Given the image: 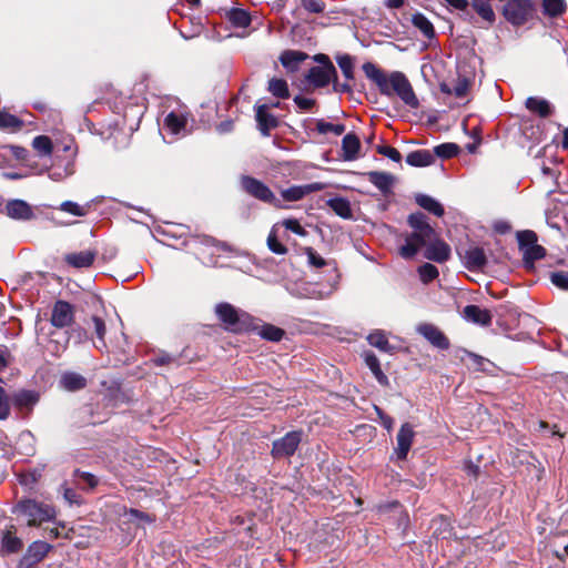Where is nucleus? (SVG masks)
<instances>
[{
    "label": "nucleus",
    "mask_w": 568,
    "mask_h": 568,
    "mask_svg": "<svg viewBox=\"0 0 568 568\" xmlns=\"http://www.w3.org/2000/svg\"><path fill=\"white\" fill-rule=\"evenodd\" d=\"M362 70L365 77L377 87L381 94L388 98L397 95L412 109L419 106L414 89L403 72L393 71L388 74L373 62H365Z\"/></svg>",
    "instance_id": "obj_1"
},
{
    "label": "nucleus",
    "mask_w": 568,
    "mask_h": 568,
    "mask_svg": "<svg viewBox=\"0 0 568 568\" xmlns=\"http://www.w3.org/2000/svg\"><path fill=\"white\" fill-rule=\"evenodd\" d=\"M493 2H500V14L513 27L519 28L534 19L535 4L531 0H470L471 8L489 26L496 21Z\"/></svg>",
    "instance_id": "obj_2"
},
{
    "label": "nucleus",
    "mask_w": 568,
    "mask_h": 568,
    "mask_svg": "<svg viewBox=\"0 0 568 568\" xmlns=\"http://www.w3.org/2000/svg\"><path fill=\"white\" fill-rule=\"evenodd\" d=\"M407 224L413 231L405 234V244L399 247V254L403 258L410 260L426 247L428 242L434 239L436 231L422 212L409 214Z\"/></svg>",
    "instance_id": "obj_3"
},
{
    "label": "nucleus",
    "mask_w": 568,
    "mask_h": 568,
    "mask_svg": "<svg viewBox=\"0 0 568 568\" xmlns=\"http://www.w3.org/2000/svg\"><path fill=\"white\" fill-rule=\"evenodd\" d=\"M214 313L222 323L225 331L233 334H250L255 329L256 317L245 311L236 308L227 302H221L215 305Z\"/></svg>",
    "instance_id": "obj_4"
},
{
    "label": "nucleus",
    "mask_w": 568,
    "mask_h": 568,
    "mask_svg": "<svg viewBox=\"0 0 568 568\" xmlns=\"http://www.w3.org/2000/svg\"><path fill=\"white\" fill-rule=\"evenodd\" d=\"M12 511L26 517L29 527L40 526L54 519L57 515L53 506L30 498L19 500Z\"/></svg>",
    "instance_id": "obj_5"
},
{
    "label": "nucleus",
    "mask_w": 568,
    "mask_h": 568,
    "mask_svg": "<svg viewBox=\"0 0 568 568\" xmlns=\"http://www.w3.org/2000/svg\"><path fill=\"white\" fill-rule=\"evenodd\" d=\"M518 248L523 254V265L525 270L535 268V262L546 256V248L539 245L538 236L535 231L523 230L516 233Z\"/></svg>",
    "instance_id": "obj_6"
},
{
    "label": "nucleus",
    "mask_w": 568,
    "mask_h": 568,
    "mask_svg": "<svg viewBox=\"0 0 568 568\" xmlns=\"http://www.w3.org/2000/svg\"><path fill=\"white\" fill-rule=\"evenodd\" d=\"M313 60L318 63V65L312 67L308 70L305 80L316 89L325 88L336 77V68L325 53L313 55Z\"/></svg>",
    "instance_id": "obj_7"
},
{
    "label": "nucleus",
    "mask_w": 568,
    "mask_h": 568,
    "mask_svg": "<svg viewBox=\"0 0 568 568\" xmlns=\"http://www.w3.org/2000/svg\"><path fill=\"white\" fill-rule=\"evenodd\" d=\"M241 187L246 194L263 203L271 204L276 209L283 207L281 201L275 197L273 191L264 182L254 176L242 175Z\"/></svg>",
    "instance_id": "obj_8"
},
{
    "label": "nucleus",
    "mask_w": 568,
    "mask_h": 568,
    "mask_svg": "<svg viewBox=\"0 0 568 568\" xmlns=\"http://www.w3.org/2000/svg\"><path fill=\"white\" fill-rule=\"evenodd\" d=\"M302 430H292L283 437L275 439L272 443L271 456L274 459L292 457L302 442Z\"/></svg>",
    "instance_id": "obj_9"
},
{
    "label": "nucleus",
    "mask_w": 568,
    "mask_h": 568,
    "mask_svg": "<svg viewBox=\"0 0 568 568\" xmlns=\"http://www.w3.org/2000/svg\"><path fill=\"white\" fill-rule=\"evenodd\" d=\"M24 548L23 539L18 535V528L8 524L0 531V556L9 557L20 554Z\"/></svg>",
    "instance_id": "obj_10"
},
{
    "label": "nucleus",
    "mask_w": 568,
    "mask_h": 568,
    "mask_svg": "<svg viewBox=\"0 0 568 568\" xmlns=\"http://www.w3.org/2000/svg\"><path fill=\"white\" fill-rule=\"evenodd\" d=\"M193 361L194 357L190 355V348L186 346L176 354L163 349L154 352L153 356L149 359V364L156 367H180Z\"/></svg>",
    "instance_id": "obj_11"
},
{
    "label": "nucleus",
    "mask_w": 568,
    "mask_h": 568,
    "mask_svg": "<svg viewBox=\"0 0 568 568\" xmlns=\"http://www.w3.org/2000/svg\"><path fill=\"white\" fill-rule=\"evenodd\" d=\"M52 549V546L43 540L31 542L23 556L19 559L17 568H36Z\"/></svg>",
    "instance_id": "obj_12"
},
{
    "label": "nucleus",
    "mask_w": 568,
    "mask_h": 568,
    "mask_svg": "<svg viewBox=\"0 0 568 568\" xmlns=\"http://www.w3.org/2000/svg\"><path fill=\"white\" fill-rule=\"evenodd\" d=\"M40 402V393L34 389H19L12 394V404L22 418H29Z\"/></svg>",
    "instance_id": "obj_13"
},
{
    "label": "nucleus",
    "mask_w": 568,
    "mask_h": 568,
    "mask_svg": "<svg viewBox=\"0 0 568 568\" xmlns=\"http://www.w3.org/2000/svg\"><path fill=\"white\" fill-rule=\"evenodd\" d=\"M74 321V307L71 303L58 300L53 304L50 322L57 328L70 326Z\"/></svg>",
    "instance_id": "obj_14"
},
{
    "label": "nucleus",
    "mask_w": 568,
    "mask_h": 568,
    "mask_svg": "<svg viewBox=\"0 0 568 568\" xmlns=\"http://www.w3.org/2000/svg\"><path fill=\"white\" fill-rule=\"evenodd\" d=\"M450 253V246L436 232L424 248L423 256L436 263H444L449 260Z\"/></svg>",
    "instance_id": "obj_15"
},
{
    "label": "nucleus",
    "mask_w": 568,
    "mask_h": 568,
    "mask_svg": "<svg viewBox=\"0 0 568 568\" xmlns=\"http://www.w3.org/2000/svg\"><path fill=\"white\" fill-rule=\"evenodd\" d=\"M417 332L438 349L446 351L450 346L448 337L434 324H420Z\"/></svg>",
    "instance_id": "obj_16"
},
{
    "label": "nucleus",
    "mask_w": 568,
    "mask_h": 568,
    "mask_svg": "<svg viewBox=\"0 0 568 568\" xmlns=\"http://www.w3.org/2000/svg\"><path fill=\"white\" fill-rule=\"evenodd\" d=\"M414 436L415 432L413 425L409 423H404L396 436L397 446L395 447L394 452L397 456V459L405 460L407 458Z\"/></svg>",
    "instance_id": "obj_17"
},
{
    "label": "nucleus",
    "mask_w": 568,
    "mask_h": 568,
    "mask_svg": "<svg viewBox=\"0 0 568 568\" xmlns=\"http://www.w3.org/2000/svg\"><path fill=\"white\" fill-rule=\"evenodd\" d=\"M463 260L464 266L471 272L483 271L487 265L485 251L479 246H471L465 250Z\"/></svg>",
    "instance_id": "obj_18"
},
{
    "label": "nucleus",
    "mask_w": 568,
    "mask_h": 568,
    "mask_svg": "<svg viewBox=\"0 0 568 568\" xmlns=\"http://www.w3.org/2000/svg\"><path fill=\"white\" fill-rule=\"evenodd\" d=\"M324 184L320 182H314L304 185H294L288 189H285L281 192L282 197L287 202H296L302 200L304 196L321 191L324 189Z\"/></svg>",
    "instance_id": "obj_19"
},
{
    "label": "nucleus",
    "mask_w": 568,
    "mask_h": 568,
    "mask_svg": "<svg viewBox=\"0 0 568 568\" xmlns=\"http://www.w3.org/2000/svg\"><path fill=\"white\" fill-rule=\"evenodd\" d=\"M6 213L13 220L30 221L34 213L30 204L23 200H10L6 204Z\"/></svg>",
    "instance_id": "obj_20"
},
{
    "label": "nucleus",
    "mask_w": 568,
    "mask_h": 568,
    "mask_svg": "<svg viewBox=\"0 0 568 568\" xmlns=\"http://www.w3.org/2000/svg\"><path fill=\"white\" fill-rule=\"evenodd\" d=\"M268 106L266 104H261L255 106L256 111V122L258 130L264 136H268L271 130L276 129L278 126V121L275 115L267 111Z\"/></svg>",
    "instance_id": "obj_21"
},
{
    "label": "nucleus",
    "mask_w": 568,
    "mask_h": 568,
    "mask_svg": "<svg viewBox=\"0 0 568 568\" xmlns=\"http://www.w3.org/2000/svg\"><path fill=\"white\" fill-rule=\"evenodd\" d=\"M463 316L466 321L481 326H489L493 321L490 311L480 308L475 304L466 305L463 310Z\"/></svg>",
    "instance_id": "obj_22"
},
{
    "label": "nucleus",
    "mask_w": 568,
    "mask_h": 568,
    "mask_svg": "<svg viewBox=\"0 0 568 568\" xmlns=\"http://www.w3.org/2000/svg\"><path fill=\"white\" fill-rule=\"evenodd\" d=\"M95 257L97 252L94 250H85L67 254L64 262L74 268H87L93 265Z\"/></svg>",
    "instance_id": "obj_23"
},
{
    "label": "nucleus",
    "mask_w": 568,
    "mask_h": 568,
    "mask_svg": "<svg viewBox=\"0 0 568 568\" xmlns=\"http://www.w3.org/2000/svg\"><path fill=\"white\" fill-rule=\"evenodd\" d=\"M254 326L256 328L252 329L251 333H255L261 338L268 342H280L285 336V331L283 328L270 323H263L258 318H256V324Z\"/></svg>",
    "instance_id": "obj_24"
},
{
    "label": "nucleus",
    "mask_w": 568,
    "mask_h": 568,
    "mask_svg": "<svg viewBox=\"0 0 568 568\" xmlns=\"http://www.w3.org/2000/svg\"><path fill=\"white\" fill-rule=\"evenodd\" d=\"M368 181L375 185L385 196L392 193L395 176L387 172L371 171L366 173Z\"/></svg>",
    "instance_id": "obj_25"
},
{
    "label": "nucleus",
    "mask_w": 568,
    "mask_h": 568,
    "mask_svg": "<svg viewBox=\"0 0 568 568\" xmlns=\"http://www.w3.org/2000/svg\"><path fill=\"white\" fill-rule=\"evenodd\" d=\"M87 385V378L75 372H64L59 379V386L67 392H78L85 388Z\"/></svg>",
    "instance_id": "obj_26"
},
{
    "label": "nucleus",
    "mask_w": 568,
    "mask_h": 568,
    "mask_svg": "<svg viewBox=\"0 0 568 568\" xmlns=\"http://www.w3.org/2000/svg\"><path fill=\"white\" fill-rule=\"evenodd\" d=\"M525 108L534 113L537 114L541 119H546L550 116L554 112V108L547 101L546 99L538 98V97H529L525 100Z\"/></svg>",
    "instance_id": "obj_27"
},
{
    "label": "nucleus",
    "mask_w": 568,
    "mask_h": 568,
    "mask_svg": "<svg viewBox=\"0 0 568 568\" xmlns=\"http://www.w3.org/2000/svg\"><path fill=\"white\" fill-rule=\"evenodd\" d=\"M359 150H361L359 138L353 132L345 134L342 140V151H343L342 159L344 161H354L358 158Z\"/></svg>",
    "instance_id": "obj_28"
},
{
    "label": "nucleus",
    "mask_w": 568,
    "mask_h": 568,
    "mask_svg": "<svg viewBox=\"0 0 568 568\" xmlns=\"http://www.w3.org/2000/svg\"><path fill=\"white\" fill-rule=\"evenodd\" d=\"M363 357L366 366L371 369L372 374L374 375L378 384L382 385L383 387H388L389 379L387 375L382 371L381 363L377 356L373 352L367 351L363 354Z\"/></svg>",
    "instance_id": "obj_29"
},
{
    "label": "nucleus",
    "mask_w": 568,
    "mask_h": 568,
    "mask_svg": "<svg viewBox=\"0 0 568 568\" xmlns=\"http://www.w3.org/2000/svg\"><path fill=\"white\" fill-rule=\"evenodd\" d=\"M435 155L429 150L420 149L409 152L406 155V163L415 168H424L434 164Z\"/></svg>",
    "instance_id": "obj_30"
},
{
    "label": "nucleus",
    "mask_w": 568,
    "mask_h": 568,
    "mask_svg": "<svg viewBox=\"0 0 568 568\" xmlns=\"http://www.w3.org/2000/svg\"><path fill=\"white\" fill-rule=\"evenodd\" d=\"M306 59H308V54L297 50H284L280 55L281 64L292 72L296 71L298 64Z\"/></svg>",
    "instance_id": "obj_31"
},
{
    "label": "nucleus",
    "mask_w": 568,
    "mask_h": 568,
    "mask_svg": "<svg viewBox=\"0 0 568 568\" xmlns=\"http://www.w3.org/2000/svg\"><path fill=\"white\" fill-rule=\"evenodd\" d=\"M415 202L423 207L424 210L428 211L429 213L434 214L437 217H442L445 213L444 206L436 201L434 197L417 193L415 195Z\"/></svg>",
    "instance_id": "obj_32"
},
{
    "label": "nucleus",
    "mask_w": 568,
    "mask_h": 568,
    "mask_svg": "<svg viewBox=\"0 0 568 568\" xmlns=\"http://www.w3.org/2000/svg\"><path fill=\"white\" fill-rule=\"evenodd\" d=\"M326 204L339 217L345 219V220L353 219V211L351 207V203L347 199L342 197V196H336V197L329 199Z\"/></svg>",
    "instance_id": "obj_33"
},
{
    "label": "nucleus",
    "mask_w": 568,
    "mask_h": 568,
    "mask_svg": "<svg viewBox=\"0 0 568 568\" xmlns=\"http://www.w3.org/2000/svg\"><path fill=\"white\" fill-rule=\"evenodd\" d=\"M24 126L23 120L9 113L6 109L0 110V130L9 132H19Z\"/></svg>",
    "instance_id": "obj_34"
},
{
    "label": "nucleus",
    "mask_w": 568,
    "mask_h": 568,
    "mask_svg": "<svg viewBox=\"0 0 568 568\" xmlns=\"http://www.w3.org/2000/svg\"><path fill=\"white\" fill-rule=\"evenodd\" d=\"M412 23L424 34L425 38L433 39L435 37V28L425 14L420 12L414 13L412 16Z\"/></svg>",
    "instance_id": "obj_35"
},
{
    "label": "nucleus",
    "mask_w": 568,
    "mask_h": 568,
    "mask_svg": "<svg viewBox=\"0 0 568 568\" xmlns=\"http://www.w3.org/2000/svg\"><path fill=\"white\" fill-rule=\"evenodd\" d=\"M345 80L354 81L355 79V63L354 58L348 53L337 54L335 57Z\"/></svg>",
    "instance_id": "obj_36"
},
{
    "label": "nucleus",
    "mask_w": 568,
    "mask_h": 568,
    "mask_svg": "<svg viewBox=\"0 0 568 568\" xmlns=\"http://www.w3.org/2000/svg\"><path fill=\"white\" fill-rule=\"evenodd\" d=\"M368 343L385 353H393L394 346L388 342L387 336L382 331H375L367 336Z\"/></svg>",
    "instance_id": "obj_37"
},
{
    "label": "nucleus",
    "mask_w": 568,
    "mask_h": 568,
    "mask_svg": "<svg viewBox=\"0 0 568 568\" xmlns=\"http://www.w3.org/2000/svg\"><path fill=\"white\" fill-rule=\"evenodd\" d=\"M229 21L235 28H246L251 24V16L244 9L234 8L227 13Z\"/></svg>",
    "instance_id": "obj_38"
},
{
    "label": "nucleus",
    "mask_w": 568,
    "mask_h": 568,
    "mask_svg": "<svg viewBox=\"0 0 568 568\" xmlns=\"http://www.w3.org/2000/svg\"><path fill=\"white\" fill-rule=\"evenodd\" d=\"M460 148L456 143L447 142L436 145L432 153L440 159L448 160L458 155Z\"/></svg>",
    "instance_id": "obj_39"
},
{
    "label": "nucleus",
    "mask_w": 568,
    "mask_h": 568,
    "mask_svg": "<svg viewBox=\"0 0 568 568\" xmlns=\"http://www.w3.org/2000/svg\"><path fill=\"white\" fill-rule=\"evenodd\" d=\"M267 90L278 99H288L290 90L286 80L273 78L268 81Z\"/></svg>",
    "instance_id": "obj_40"
},
{
    "label": "nucleus",
    "mask_w": 568,
    "mask_h": 568,
    "mask_svg": "<svg viewBox=\"0 0 568 568\" xmlns=\"http://www.w3.org/2000/svg\"><path fill=\"white\" fill-rule=\"evenodd\" d=\"M542 8L546 16L556 18L566 11L567 6L565 0H542Z\"/></svg>",
    "instance_id": "obj_41"
},
{
    "label": "nucleus",
    "mask_w": 568,
    "mask_h": 568,
    "mask_svg": "<svg viewBox=\"0 0 568 568\" xmlns=\"http://www.w3.org/2000/svg\"><path fill=\"white\" fill-rule=\"evenodd\" d=\"M33 149L41 156H49L53 151L52 140L47 135H38L32 141Z\"/></svg>",
    "instance_id": "obj_42"
},
{
    "label": "nucleus",
    "mask_w": 568,
    "mask_h": 568,
    "mask_svg": "<svg viewBox=\"0 0 568 568\" xmlns=\"http://www.w3.org/2000/svg\"><path fill=\"white\" fill-rule=\"evenodd\" d=\"M164 124L172 133L176 134L185 128L186 120L183 115L170 112L164 119Z\"/></svg>",
    "instance_id": "obj_43"
},
{
    "label": "nucleus",
    "mask_w": 568,
    "mask_h": 568,
    "mask_svg": "<svg viewBox=\"0 0 568 568\" xmlns=\"http://www.w3.org/2000/svg\"><path fill=\"white\" fill-rule=\"evenodd\" d=\"M418 274L423 283L428 284L438 277V268L432 263H424L418 267Z\"/></svg>",
    "instance_id": "obj_44"
},
{
    "label": "nucleus",
    "mask_w": 568,
    "mask_h": 568,
    "mask_svg": "<svg viewBox=\"0 0 568 568\" xmlns=\"http://www.w3.org/2000/svg\"><path fill=\"white\" fill-rule=\"evenodd\" d=\"M12 396L0 386V420H6L11 414Z\"/></svg>",
    "instance_id": "obj_45"
},
{
    "label": "nucleus",
    "mask_w": 568,
    "mask_h": 568,
    "mask_svg": "<svg viewBox=\"0 0 568 568\" xmlns=\"http://www.w3.org/2000/svg\"><path fill=\"white\" fill-rule=\"evenodd\" d=\"M89 205L81 206L75 202L65 201L61 203L60 210L74 216H84L88 213Z\"/></svg>",
    "instance_id": "obj_46"
},
{
    "label": "nucleus",
    "mask_w": 568,
    "mask_h": 568,
    "mask_svg": "<svg viewBox=\"0 0 568 568\" xmlns=\"http://www.w3.org/2000/svg\"><path fill=\"white\" fill-rule=\"evenodd\" d=\"M267 247L271 252L278 255H284L287 253V247L278 241L274 231H271L267 236Z\"/></svg>",
    "instance_id": "obj_47"
},
{
    "label": "nucleus",
    "mask_w": 568,
    "mask_h": 568,
    "mask_svg": "<svg viewBox=\"0 0 568 568\" xmlns=\"http://www.w3.org/2000/svg\"><path fill=\"white\" fill-rule=\"evenodd\" d=\"M73 477H75V478L80 479L81 481H83L84 484H87V486L90 489H94L99 485V479L95 475H93L92 473H89V471L80 470L79 468H77L73 471Z\"/></svg>",
    "instance_id": "obj_48"
},
{
    "label": "nucleus",
    "mask_w": 568,
    "mask_h": 568,
    "mask_svg": "<svg viewBox=\"0 0 568 568\" xmlns=\"http://www.w3.org/2000/svg\"><path fill=\"white\" fill-rule=\"evenodd\" d=\"M304 253L307 256L308 263L316 267L322 268L326 266V261L311 246L304 248Z\"/></svg>",
    "instance_id": "obj_49"
},
{
    "label": "nucleus",
    "mask_w": 568,
    "mask_h": 568,
    "mask_svg": "<svg viewBox=\"0 0 568 568\" xmlns=\"http://www.w3.org/2000/svg\"><path fill=\"white\" fill-rule=\"evenodd\" d=\"M301 6L311 13H323L326 4L323 0H300Z\"/></svg>",
    "instance_id": "obj_50"
},
{
    "label": "nucleus",
    "mask_w": 568,
    "mask_h": 568,
    "mask_svg": "<svg viewBox=\"0 0 568 568\" xmlns=\"http://www.w3.org/2000/svg\"><path fill=\"white\" fill-rule=\"evenodd\" d=\"M550 281L551 283L562 290L568 291V273L564 271L552 272L550 274Z\"/></svg>",
    "instance_id": "obj_51"
},
{
    "label": "nucleus",
    "mask_w": 568,
    "mask_h": 568,
    "mask_svg": "<svg viewBox=\"0 0 568 568\" xmlns=\"http://www.w3.org/2000/svg\"><path fill=\"white\" fill-rule=\"evenodd\" d=\"M376 151L378 154L384 155L388 159H390L394 162H400L402 161V154L400 152L390 145H378L376 148Z\"/></svg>",
    "instance_id": "obj_52"
},
{
    "label": "nucleus",
    "mask_w": 568,
    "mask_h": 568,
    "mask_svg": "<svg viewBox=\"0 0 568 568\" xmlns=\"http://www.w3.org/2000/svg\"><path fill=\"white\" fill-rule=\"evenodd\" d=\"M282 224L286 230H288L300 236L307 235V231L300 224L298 220H296V219H285L282 222Z\"/></svg>",
    "instance_id": "obj_53"
},
{
    "label": "nucleus",
    "mask_w": 568,
    "mask_h": 568,
    "mask_svg": "<svg viewBox=\"0 0 568 568\" xmlns=\"http://www.w3.org/2000/svg\"><path fill=\"white\" fill-rule=\"evenodd\" d=\"M91 321L93 323L97 337L104 344V336L106 333L104 320L94 315V316H92Z\"/></svg>",
    "instance_id": "obj_54"
},
{
    "label": "nucleus",
    "mask_w": 568,
    "mask_h": 568,
    "mask_svg": "<svg viewBox=\"0 0 568 568\" xmlns=\"http://www.w3.org/2000/svg\"><path fill=\"white\" fill-rule=\"evenodd\" d=\"M469 89V81L466 78L459 79L453 89V94L456 98L466 97Z\"/></svg>",
    "instance_id": "obj_55"
},
{
    "label": "nucleus",
    "mask_w": 568,
    "mask_h": 568,
    "mask_svg": "<svg viewBox=\"0 0 568 568\" xmlns=\"http://www.w3.org/2000/svg\"><path fill=\"white\" fill-rule=\"evenodd\" d=\"M63 497L70 505H81L82 504V496L77 493L73 488H64L63 489Z\"/></svg>",
    "instance_id": "obj_56"
},
{
    "label": "nucleus",
    "mask_w": 568,
    "mask_h": 568,
    "mask_svg": "<svg viewBox=\"0 0 568 568\" xmlns=\"http://www.w3.org/2000/svg\"><path fill=\"white\" fill-rule=\"evenodd\" d=\"M294 102L303 111H310L316 104L315 99L305 98L303 95H295Z\"/></svg>",
    "instance_id": "obj_57"
},
{
    "label": "nucleus",
    "mask_w": 568,
    "mask_h": 568,
    "mask_svg": "<svg viewBox=\"0 0 568 568\" xmlns=\"http://www.w3.org/2000/svg\"><path fill=\"white\" fill-rule=\"evenodd\" d=\"M352 81L345 80V82L341 83L338 82L337 75L332 80L333 90L337 93H352L353 92V85L351 84Z\"/></svg>",
    "instance_id": "obj_58"
},
{
    "label": "nucleus",
    "mask_w": 568,
    "mask_h": 568,
    "mask_svg": "<svg viewBox=\"0 0 568 568\" xmlns=\"http://www.w3.org/2000/svg\"><path fill=\"white\" fill-rule=\"evenodd\" d=\"M70 338L74 339L77 343H82L89 339V334L83 327L78 325L71 328Z\"/></svg>",
    "instance_id": "obj_59"
},
{
    "label": "nucleus",
    "mask_w": 568,
    "mask_h": 568,
    "mask_svg": "<svg viewBox=\"0 0 568 568\" xmlns=\"http://www.w3.org/2000/svg\"><path fill=\"white\" fill-rule=\"evenodd\" d=\"M128 514L130 515L131 518H134V519H140V520H143L145 523H153L155 520V517L148 514V513H144V511H141L139 509H135V508H131Z\"/></svg>",
    "instance_id": "obj_60"
},
{
    "label": "nucleus",
    "mask_w": 568,
    "mask_h": 568,
    "mask_svg": "<svg viewBox=\"0 0 568 568\" xmlns=\"http://www.w3.org/2000/svg\"><path fill=\"white\" fill-rule=\"evenodd\" d=\"M10 357L11 354L8 347L3 346V348H0V374L9 366ZM0 382L3 383V379L1 377Z\"/></svg>",
    "instance_id": "obj_61"
},
{
    "label": "nucleus",
    "mask_w": 568,
    "mask_h": 568,
    "mask_svg": "<svg viewBox=\"0 0 568 568\" xmlns=\"http://www.w3.org/2000/svg\"><path fill=\"white\" fill-rule=\"evenodd\" d=\"M334 123L326 122L323 119L316 120L315 129L320 134L333 133Z\"/></svg>",
    "instance_id": "obj_62"
},
{
    "label": "nucleus",
    "mask_w": 568,
    "mask_h": 568,
    "mask_svg": "<svg viewBox=\"0 0 568 568\" xmlns=\"http://www.w3.org/2000/svg\"><path fill=\"white\" fill-rule=\"evenodd\" d=\"M10 149V162L16 160H23L28 151L22 146L8 145Z\"/></svg>",
    "instance_id": "obj_63"
},
{
    "label": "nucleus",
    "mask_w": 568,
    "mask_h": 568,
    "mask_svg": "<svg viewBox=\"0 0 568 568\" xmlns=\"http://www.w3.org/2000/svg\"><path fill=\"white\" fill-rule=\"evenodd\" d=\"M10 164V149L8 145H0V168Z\"/></svg>",
    "instance_id": "obj_64"
}]
</instances>
